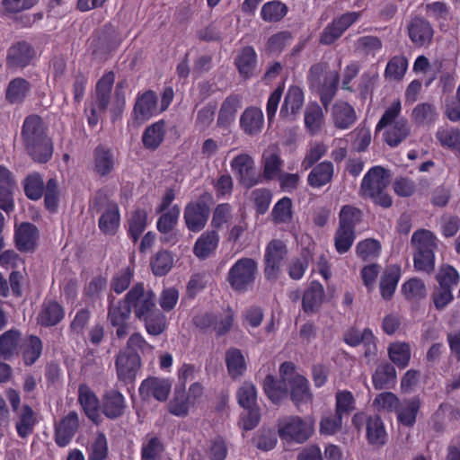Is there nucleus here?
I'll return each mask as SVG.
<instances>
[{"label": "nucleus", "instance_id": "obj_30", "mask_svg": "<svg viewBox=\"0 0 460 460\" xmlns=\"http://www.w3.org/2000/svg\"><path fill=\"white\" fill-rule=\"evenodd\" d=\"M420 405L421 402L418 397L400 402L399 407L395 411L399 422L404 426L411 427L416 421Z\"/></svg>", "mask_w": 460, "mask_h": 460}, {"label": "nucleus", "instance_id": "obj_24", "mask_svg": "<svg viewBox=\"0 0 460 460\" xmlns=\"http://www.w3.org/2000/svg\"><path fill=\"white\" fill-rule=\"evenodd\" d=\"M65 311L60 304L56 301L45 302L37 316V322L44 327L57 325L64 318Z\"/></svg>", "mask_w": 460, "mask_h": 460}, {"label": "nucleus", "instance_id": "obj_28", "mask_svg": "<svg viewBox=\"0 0 460 460\" xmlns=\"http://www.w3.org/2000/svg\"><path fill=\"white\" fill-rule=\"evenodd\" d=\"M263 177L272 180L279 176L283 161L276 146H270L262 155Z\"/></svg>", "mask_w": 460, "mask_h": 460}, {"label": "nucleus", "instance_id": "obj_63", "mask_svg": "<svg viewBox=\"0 0 460 460\" xmlns=\"http://www.w3.org/2000/svg\"><path fill=\"white\" fill-rule=\"evenodd\" d=\"M172 266V257L168 252H159L151 261L152 270L156 276L165 275Z\"/></svg>", "mask_w": 460, "mask_h": 460}, {"label": "nucleus", "instance_id": "obj_32", "mask_svg": "<svg viewBox=\"0 0 460 460\" xmlns=\"http://www.w3.org/2000/svg\"><path fill=\"white\" fill-rule=\"evenodd\" d=\"M240 103L238 95H230L226 98L219 110L217 121L218 127L227 128L234 120Z\"/></svg>", "mask_w": 460, "mask_h": 460}, {"label": "nucleus", "instance_id": "obj_20", "mask_svg": "<svg viewBox=\"0 0 460 460\" xmlns=\"http://www.w3.org/2000/svg\"><path fill=\"white\" fill-rule=\"evenodd\" d=\"M171 391V384L168 380L156 377L146 379L139 387V394L144 398L155 397L160 402L167 400Z\"/></svg>", "mask_w": 460, "mask_h": 460}, {"label": "nucleus", "instance_id": "obj_50", "mask_svg": "<svg viewBox=\"0 0 460 460\" xmlns=\"http://www.w3.org/2000/svg\"><path fill=\"white\" fill-rule=\"evenodd\" d=\"M288 7L280 1H271L266 3L261 8V17L267 22H279L286 16Z\"/></svg>", "mask_w": 460, "mask_h": 460}, {"label": "nucleus", "instance_id": "obj_64", "mask_svg": "<svg viewBox=\"0 0 460 460\" xmlns=\"http://www.w3.org/2000/svg\"><path fill=\"white\" fill-rule=\"evenodd\" d=\"M437 138L443 146L453 148L460 152V130L456 128L440 129L436 134Z\"/></svg>", "mask_w": 460, "mask_h": 460}, {"label": "nucleus", "instance_id": "obj_11", "mask_svg": "<svg viewBox=\"0 0 460 460\" xmlns=\"http://www.w3.org/2000/svg\"><path fill=\"white\" fill-rule=\"evenodd\" d=\"M36 57L35 49L26 41H18L13 44L6 56V65L9 68H24L29 66Z\"/></svg>", "mask_w": 460, "mask_h": 460}, {"label": "nucleus", "instance_id": "obj_41", "mask_svg": "<svg viewBox=\"0 0 460 460\" xmlns=\"http://www.w3.org/2000/svg\"><path fill=\"white\" fill-rule=\"evenodd\" d=\"M332 175V164L331 162H323L309 173L308 183L314 188L322 187L331 181Z\"/></svg>", "mask_w": 460, "mask_h": 460}, {"label": "nucleus", "instance_id": "obj_36", "mask_svg": "<svg viewBox=\"0 0 460 460\" xmlns=\"http://www.w3.org/2000/svg\"><path fill=\"white\" fill-rule=\"evenodd\" d=\"M119 212L117 204H108L99 219V227L105 234H115L119 226Z\"/></svg>", "mask_w": 460, "mask_h": 460}, {"label": "nucleus", "instance_id": "obj_4", "mask_svg": "<svg viewBox=\"0 0 460 460\" xmlns=\"http://www.w3.org/2000/svg\"><path fill=\"white\" fill-rule=\"evenodd\" d=\"M340 75L337 71L329 70L325 63L314 65L309 73L311 86L319 92L321 101L326 108L335 95Z\"/></svg>", "mask_w": 460, "mask_h": 460}, {"label": "nucleus", "instance_id": "obj_58", "mask_svg": "<svg viewBox=\"0 0 460 460\" xmlns=\"http://www.w3.org/2000/svg\"><path fill=\"white\" fill-rule=\"evenodd\" d=\"M402 292L409 300H420L427 295L424 282L417 278H412L406 281L402 286Z\"/></svg>", "mask_w": 460, "mask_h": 460}, {"label": "nucleus", "instance_id": "obj_18", "mask_svg": "<svg viewBox=\"0 0 460 460\" xmlns=\"http://www.w3.org/2000/svg\"><path fill=\"white\" fill-rule=\"evenodd\" d=\"M407 30L409 37L415 46L423 47L431 43L434 31L425 19L414 17L408 23Z\"/></svg>", "mask_w": 460, "mask_h": 460}, {"label": "nucleus", "instance_id": "obj_62", "mask_svg": "<svg viewBox=\"0 0 460 460\" xmlns=\"http://www.w3.org/2000/svg\"><path fill=\"white\" fill-rule=\"evenodd\" d=\"M413 265L416 270L431 274L435 270V252H413Z\"/></svg>", "mask_w": 460, "mask_h": 460}, {"label": "nucleus", "instance_id": "obj_14", "mask_svg": "<svg viewBox=\"0 0 460 460\" xmlns=\"http://www.w3.org/2000/svg\"><path fill=\"white\" fill-rule=\"evenodd\" d=\"M359 17V13L352 12L342 14L328 25L321 33L319 42L323 45H331L335 42L342 33Z\"/></svg>", "mask_w": 460, "mask_h": 460}, {"label": "nucleus", "instance_id": "obj_51", "mask_svg": "<svg viewBox=\"0 0 460 460\" xmlns=\"http://www.w3.org/2000/svg\"><path fill=\"white\" fill-rule=\"evenodd\" d=\"M42 352V342L40 339L35 335H31L25 341L22 357L24 363L28 366L34 364L40 357Z\"/></svg>", "mask_w": 460, "mask_h": 460}, {"label": "nucleus", "instance_id": "obj_53", "mask_svg": "<svg viewBox=\"0 0 460 460\" xmlns=\"http://www.w3.org/2000/svg\"><path fill=\"white\" fill-rule=\"evenodd\" d=\"M390 359L400 367H405L411 358L409 344L405 342L392 343L388 349Z\"/></svg>", "mask_w": 460, "mask_h": 460}, {"label": "nucleus", "instance_id": "obj_37", "mask_svg": "<svg viewBox=\"0 0 460 460\" xmlns=\"http://www.w3.org/2000/svg\"><path fill=\"white\" fill-rule=\"evenodd\" d=\"M324 289L322 284L313 281L303 296V309L305 313H314L322 304Z\"/></svg>", "mask_w": 460, "mask_h": 460}, {"label": "nucleus", "instance_id": "obj_2", "mask_svg": "<svg viewBox=\"0 0 460 460\" xmlns=\"http://www.w3.org/2000/svg\"><path fill=\"white\" fill-rule=\"evenodd\" d=\"M402 110L400 100L394 101L384 112L376 125V130L388 128L385 139L390 146H396L410 135V126L406 119H399Z\"/></svg>", "mask_w": 460, "mask_h": 460}, {"label": "nucleus", "instance_id": "obj_15", "mask_svg": "<svg viewBox=\"0 0 460 460\" xmlns=\"http://www.w3.org/2000/svg\"><path fill=\"white\" fill-rule=\"evenodd\" d=\"M131 310L124 302L119 301L114 304L113 299L110 302L108 320L116 328V336L119 339L125 338L129 330L128 320L130 317Z\"/></svg>", "mask_w": 460, "mask_h": 460}, {"label": "nucleus", "instance_id": "obj_45", "mask_svg": "<svg viewBox=\"0 0 460 460\" xmlns=\"http://www.w3.org/2000/svg\"><path fill=\"white\" fill-rule=\"evenodd\" d=\"M396 378V371L393 365L385 363L379 365L373 375V385L376 389L381 390L394 383Z\"/></svg>", "mask_w": 460, "mask_h": 460}, {"label": "nucleus", "instance_id": "obj_43", "mask_svg": "<svg viewBox=\"0 0 460 460\" xmlns=\"http://www.w3.org/2000/svg\"><path fill=\"white\" fill-rule=\"evenodd\" d=\"M30 83L21 77L12 80L6 89V100L10 103H21L30 91Z\"/></svg>", "mask_w": 460, "mask_h": 460}, {"label": "nucleus", "instance_id": "obj_26", "mask_svg": "<svg viewBox=\"0 0 460 460\" xmlns=\"http://www.w3.org/2000/svg\"><path fill=\"white\" fill-rule=\"evenodd\" d=\"M411 245L413 252H435L438 248L437 237L431 231L420 228L413 233Z\"/></svg>", "mask_w": 460, "mask_h": 460}, {"label": "nucleus", "instance_id": "obj_17", "mask_svg": "<svg viewBox=\"0 0 460 460\" xmlns=\"http://www.w3.org/2000/svg\"><path fill=\"white\" fill-rule=\"evenodd\" d=\"M79 428L78 414L70 411L55 425V441L59 447L67 446Z\"/></svg>", "mask_w": 460, "mask_h": 460}, {"label": "nucleus", "instance_id": "obj_33", "mask_svg": "<svg viewBox=\"0 0 460 460\" xmlns=\"http://www.w3.org/2000/svg\"><path fill=\"white\" fill-rule=\"evenodd\" d=\"M165 135V121L159 120L147 127L142 136L143 146L146 149L155 150L164 141Z\"/></svg>", "mask_w": 460, "mask_h": 460}, {"label": "nucleus", "instance_id": "obj_23", "mask_svg": "<svg viewBox=\"0 0 460 460\" xmlns=\"http://www.w3.org/2000/svg\"><path fill=\"white\" fill-rule=\"evenodd\" d=\"M304 104V93L297 86H291L284 99L280 109V116L288 119H294Z\"/></svg>", "mask_w": 460, "mask_h": 460}, {"label": "nucleus", "instance_id": "obj_27", "mask_svg": "<svg viewBox=\"0 0 460 460\" xmlns=\"http://www.w3.org/2000/svg\"><path fill=\"white\" fill-rule=\"evenodd\" d=\"M78 400L82 405L87 417L94 423H98L99 414V400L94 393L85 385L79 386Z\"/></svg>", "mask_w": 460, "mask_h": 460}, {"label": "nucleus", "instance_id": "obj_35", "mask_svg": "<svg viewBox=\"0 0 460 460\" xmlns=\"http://www.w3.org/2000/svg\"><path fill=\"white\" fill-rule=\"evenodd\" d=\"M227 371L232 378H237L246 370V361L242 351L236 348H230L225 356Z\"/></svg>", "mask_w": 460, "mask_h": 460}, {"label": "nucleus", "instance_id": "obj_5", "mask_svg": "<svg viewBox=\"0 0 460 460\" xmlns=\"http://www.w3.org/2000/svg\"><path fill=\"white\" fill-rule=\"evenodd\" d=\"M258 273V264L252 258L239 259L229 270L227 281L231 288L243 292L252 286Z\"/></svg>", "mask_w": 460, "mask_h": 460}, {"label": "nucleus", "instance_id": "obj_1", "mask_svg": "<svg viewBox=\"0 0 460 460\" xmlns=\"http://www.w3.org/2000/svg\"><path fill=\"white\" fill-rule=\"evenodd\" d=\"M43 119L36 114L28 116L22 125L21 136L24 148L31 159L45 164L52 156L53 143L46 132Z\"/></svg>", "mask_w": 460, "mask_h": 460}, {"label": "nucleus", "instance_id": "obj_12", "mask_svg": "<svg viewBox=\"0 0 460 460\" xmlns=\"http://www.w3.org/2000/svg\"><path fill=\"white\" fill-rule=\"evenodd\" d=\"M119 43V38L115 30L106 28L97 32L91 42L92 55L98 59H105Z\"/></svg>", "mask_w": 460, "mask_h": 460}, {"label": "nucleus", "instance_id": "obj_19", "mask_svg": "<svg viewBox=\"0 0 460 460\" xmlns=\"http://www.w3.org/2000/svg\"><path fill=\"white\" fill-rule=\"evenodd\" d=\"M15 244L19 251L33 252L39 240V230L31 223H22L15 230Z\"/></svg>", "mask_w": 460, "mask_h": 460}, {"label": "nucleus", "instance_id": "obj_10", "mask_svg": "<svg viewBox=\"0 0 460 460\" xmlns=\"http://www.w3.org/2000/svg\"><path fill=\"white\" fill-rule=\"evenodd\" d=\"M288 248L279 239L271 240L265 251L264 273L268 279H276L280 271L283 261L287 258Z\"/></svg>", "mask_w": 460, "mask_h": 460}, {"label": "nucleus", "instance_id": "obj_54", "mask_svg": "<svg viewBox=\"0 0 460 460\" xmlns=\"http://www.w3.org/2000/svg\"><path fill=\"white\" fill-rule=\"evenodd\" d=\"M408 67V60L404 56H394L385 67V75L391 80L400 81Z\"/></svg>", "mask_w": 460, "mask_h": 460}, {"label": "nucleus", "instance_id": "obj_3", "mask_svg": "<svg viewBox=\"0 0 460 460\" xmlns=\"http://www.w3.org/2000/svg\"><path fill=\"white\" fill-rule=\"evenodd\" d=\"M389 181V172L381 166H375L364 176L360 193L363 197L373 199L376 204L389 208L392 205V199L385 193Z\"/></svg>", "mask_w": 460, "mask_h": 460}, {"label": "nucleus", "instance_id": "obj_42", "mask_svg": "<svg viewBox=\"0 0 460 460\" xmlns=\"http://www.w3.org/2000/svg\"><path fill=\"white\" fill-rule=\"evenodd\" d=\"M235 65L241 75L249 78L256 65V53L252 47L242 49L235 59Z\"/></svg>", "mask_w": 460, "mask_h": 460}, {"label": "nucleus", "instance_id": "obj_60", "mask_svg": "<svg viewBox=\"0 0 460 460\" xmlns=\"http://www.w3.org/2000/svg\"><path fill=\"white\" fill-rule=\"evenodd\" d=\"M381 249L380 243L372 238L359 242L357 245V254L364 261H368L378 256Z\"/></svg>", "mask_w": 460, "mask_h": 460}, {"label": "nucleus", "instance_id": "obj_38", "mask_svg": "<svg viewBox=\"0 0 460 460\" xmlns=\"http://www.w3.org/2000/svg\"><path fill=\"white\" fill-rule=\"evenodd\" d=\"M438 116L435 106L429 102H422L415 106L411 111V119L417 126H429Z\"/></svg>", "mask_w": 460, "mask_h": 460}, {"label": "nucleus", "instance_id": "obj_49", "mask_svg": "<svg viewBox=\"0 0 460 460\" xmlns=\"http://www.w3.org/2000/svg\"><path fill=\"white\" fill-rule=\"evenodd\" d=\"M95 171L102 176L110 173L114 166L113 155L111 150L98 146L94 153Z\"/></svg>", "mask_w": 460, "mask_h": 460}, {"label": "nucleus", "instance_id": "obj_7", "mask_svg": "<svg viewBox=\"0 0 460 460\" xmlns=\"http://www.w3.org/2000/svg\"><path fill=\"white\" fill-rule=\"evenodd\" d=\"M212 196L202 194L195 202L188 204L184 210V219L189 230L199 232L204 228L209 216Z\"/></svg>", "mask_w": 460, "mask_h": 460}, {"label": "nucleus", "instance_id": "obj_21", "mask_svg": "<svg viewBox=\"0 0 460 460\" xmlns=\"http://www.w3.org/2000/svg\"><path fill=\"white\" fill-rule=\"evenodd\" d=\"M14 188L15 181L12 172L4 165H0V208L7 213L13 208Z\"/></svg>", "mask_w": 460, "mask_h": 460}, {"label": "nucleus", "instance_id": "obj_22", "mask_svg": "<svg viewBox=\"0 0 460 460\" xmlns=\"http://www.w3.org/2000/svg\"><path fill=\"white\" fill-rule=\"evenodd\" d=\"M288 385L291 400L296 407L312 402L313 394L305 377L301 375H295L289 379Z\"/></svg>", "mask_w": 460, "mask_h": 460}, {"label": "nucleus", "instance_id": "obj_46", "mask_svg": "<svg viewBox=\"0 0 460 460\" xmlns=\"http://www.w3.org/2000/svg\"><path fill=\"white\" fill-rule=\"evenodd\" d=\"M21 340V333L9 330L0 336V358H10L16 351Z\"/></svg>", "mask_w": 460, "mask_h": 460}, {"label": "nucleus", "instance_id": "obj_31", "mask_svg": "<svg viewBox=\"0 0 460 460\" xmlns=\"http://www.w3.org/2000/svg\"><path fill=\"white\" fill-rule=\"evenodd\" d=\"M125 402L123 395L116 391L111 390L107 392L102 399V411L111 419L121 416L124 412Z\"/></svg>", "mask_w": 460, "mask_h": 460}, {"label": "nucleus", "instance_id": "obj_47", "mask_svg": "<svg viewBox=\"0 0 460 460\" xmlns=\"http://www.w3.org/2000/svg\"><path fill=\"white\" fill-rule=\"evenodd\" d=\"M287 383L277 381L271 375H268L263 382V388L269 399L279 403L288 394Z\"/></svg>", "mask_w": 460, "mask_h": 460}, {"label": "nucleus", "instance_id": "obj_6", "mask_svg": "<svg viewBox=\"0 0 460 460\" xmlns=\"http://www.w3.org/2000/svg\"><path fill=\"white\" fill-rule=\"evenodd\" d=\"M313 432V422L304 420L299 416H288L279 420L278 433L283 440L303 443Z\"/></svg>", "mask_w": 460, "mask_h": 460}, {"label": "nucleus", "instance_id": "obj_9", "mask_svg": "<svg viewBox=\"0 0 460 460\" xmlns=\"http://www.w3.org/2000/svg\"><path fill=\"white\" fill-rule=\"evenodd\" d=\"M231 169L238 181L245 188H252L259 182L253 158L246 153L236 155L231 162Z\"/></svg>", "mask_w": 460, "mask_h": 460}, {"label": "nucleus", "instance_id": "obj_34", "mask_svg": "<svg viewBox=\"0 0 460 460\" xmlns=\"http://www.w3.org/2000/svg\"><path fill=\"white\" fill-rule=\"evenodd\" d=\"M334 125L339 128H348L356 120V112L348 102H337L332 107Z\"/></svg>", "mask_w": 460, "mask_h": 460}, {"label": "nucleus", "instance_id": "obj_13", "mask_svg": "<svg viewBox=\"0 0 460 460\" xmlns=\"http://www.w3.org/2000/svg\"><path fill=\"white\" fill-rule=\"evenodd\" d=\"M141 366V358L137 353L120 351L116 358L118 378L128 384L135 380Z\"/></svg>", "mask_w": 460, "mask_h": 460}, {"label": "nucleus", "instance_id": "obj_16", "mask_svg": "<svg viewBox=\"0 0 460 460\" xmlns=\"http://www.w3.org/2000/svg\"><path fill=\"white\" fill-rule=\"evenodd\" d=\"M157 96L149 90L139 95L135 102L133 109V121L137 125H141L148 120L156 112Z\"/></svg>", "mask_w": 460, "mask_h": 460}, {"label": "nucleus", "instance_id": "obj_40", "mask_svg": "<svg viewBox=\"0 0 460 460\" xmlns=\"http://www.w3.org/2000/svg\"><path fill=\"white\" fill-rule=\"evenodd\" d=\"M367 436L372 445L382 446L385 444L386 432L379 416L374 415L367 418Z\"/></svg>", "mask_w": 460, "mask_h": 460}, {"label": "nucleus", "instance_id": "obj_57", "mask_svg": "<svg viewBox=\"0 0 460 460\" xmlns=\"http://www.w3.org/2000/svg\"><path fill=\"white\" fill-rule=\"evenodd\" d=\"M24 191L26 196L33 200L39 199L44 191L43 179L40 173L34 172L28 175L24 181Z\"/></svg>", "mask_w": 460, "mask_h": 460}, {"label": "nucleus", "instance_id": "obj_61", "mask_svg": "<svg viewBox=\"0 0 460 460\" xmlns=\"http://www.w3.org/2000/svg\"><path fill=\"white\" fill-rule=\"evenodd\" d=\"M399 403L400 400L398 397L391 392L377 394L373 402L377 411H385L388 412L395 411L399 407Z\"/></svg>", "mask_w": 460, "mask_h": 460}, {"label": "nucleus", "instance_id": "obj_48", "mask_svg": "<svg viewBox=\"0 0 460 460\" xmlns=\"http://www.w3.org/2000/svg\"><path fill=\"white\" fill-rule=\"evenodd\" d=\"M400 278L399 269L391 268L385 271L380 281L381 296L389 300L393 296Z\"/></svg>", "mask_w": 460, "mask_h": 460}, {"label": "nucleus", "instance_id": "obj_29", "mask_svg": "<svg viewBox=\"0 0 460 460\" xmlns=\"http://www.w3.org/2000/svg\"><path fill=\"white\" fill-rule=\"evenodd\" d=\"M113 83L114 74L112 72L106 73L97 83L96 99L93 106L101 112L105 111L109 105Z\"/></svg>", "mask_w": 460, "mask_h": 460}, {"label": "nucleus", "instance_id": "obj_52", "mask_svg": "<svg viewBox=\"0 0 460 460\" xmlns=\"http://www.w3.org/2000/svg\"><path fill=\"white\" fill-rule=\"evenodd\" d=\"M271 217L275 224L290 223L293 217L291 199L287 197L279 199L272 209Z\"/></svg>", "mask_w": 460, "mask_h": 460}, {"label": "nucleus", "instance_id": "obj_25", "mask_svg": "<svg viewBox=\"0 0 460 460\" xmlns=\"http://www.w3.org/2000/svg\"><path fill=\"white\" fill-rule=\"evenodd\" d=\"M263 113L256 107L247 108L240 118V126L245 134L254 136L261 131L263 126Z\"/></svg>", "mask_w": 460, "mask_h": 460}, {"label": "nucleus", "instance_id": "obj_56", "mask_svg": "<svg viewBox=\"0 0 460 460\" xmlns=\"http://www.w3.org/2000/svg\"><path fill=\"white\" fill-rule=\"evenodd\" d=\"M362 219V211L355 207L346 205L343 206L339 215V226L352 229L355 231V226Z\"/></svg>", "mask_w": 460, "mask_h": 460}, {"label": "nucleus", "instance_id": "obj_8", "mask_svg": "<svg viewBox=\"0 0 460 460\" xmlns=\"http://www.w3.org/2000/svg\"><path fill=\"white\" fill-rule=\"evenodd\" d=\"M124 303L129 309H134L136 317L142 319L153 312L155 304V295L152 290H146L143 284H136L127 294Z\"/></svg>", "mask_w": 460, "mask_h": 460}, {"label": "nucleus", "instance_id": "obj_59", "mask_svg": "<svg viewBox=\"0 0 460 460\" xmlns=\"http://www.w3.org/2000/svg\"><path fill=\"white\" fill-rule=\"evenodd\" d=\"M323 122L322 108L317 104H309L305 112V123L306 128L314 133L318 131Z\"/></svg>", "mask_w": 460, "mask_h": 460}, {"label": "nucleus", "instance_id": "obj_44", "mask_svg": "<svg viewBox=\"0 0 460 460\" xmlns=\"http://www.w3.org/2000/svg\"><path fill=\"white\" fill-rule=\"evenodd\" d=\"M18 420L16 421V429L20 437L26 438L33 431L36 423L34 411L29 405H23L17 411Z\"/></svg>", "mask_w": 460, "mask_h": 460}, {"label": "nucleus", "instance_id": "obj_39", "mask_svg": "<svg viewBox=\"0 0 460 460\" xmlns=\"http://www.w3.org/2000/svg\"><path fill=\"white\" fill-rule=\"evenodd\" d=\"M218 235L215 231L206 232L197 240L194 253L200 259L208 257L217 248Z\"/></svg>", "mask_w": 460, "mask_h": 460}, {"label": "nucleus", "instance_id": "obj_55", "mask_svg": "<svg viewBox=\"0 0 460 460\" xmlns=\"http://www.w3.org/2000/svg\"><path fill=\"white\" fill-rule=\"evenodd\" d=\"M355 237V231L339 226L334 235V246L338 253L347 252L352 246Z\"/></svg>", "mask_w": 460, "mask_h": 460}]
</instances>
